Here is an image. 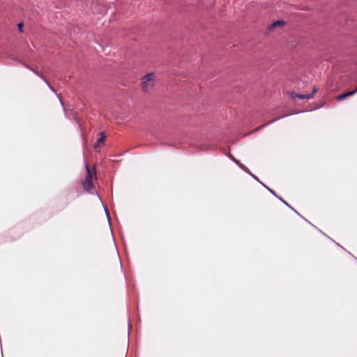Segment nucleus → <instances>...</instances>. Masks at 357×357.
I'll list each match as a JSON object with an SVG mask.
<instances>
[{
    "label": "nucleus",
    "instance_id": "obj_1",
    "mask_svg": "<svg viewBox=\"0 0 357 357\" xmlns=\"http://www.w3.org/2000/svg\"><path fill=\"white\" fill-rule=\"evenodd\" d=\"M86 175L85 176L84 180L82 181V186L86 191L89 192L91 189L93 188L92 178L93 176V173L91 172L88 165L86 166Z\"/></svg>",
    "mask_w": 357,
    "mask_h": 357
},
{
    "label": "nucleus",
    "instance_id": "obj_2",
    "mask_svg": "<svg viewBox=\"0 0 357 357\" xmlns=\"http://www.w3.org/2000/svg\"><path fill=\"white\" fill-rule=\"evenodd\" d=\"M155 77L153 73H149L143 77L142 87L144 91H147L153 85Z\"/></svg>",
    "mask_w": 357,
    "mask_h": 357
},
{
    "label": "nucleus",
    "instance_id": "obj_3",
    "mask_svg": "<svg viewBox=\"0 0 357 357\" xmlns=\"http://www.w3.org/2000/svg\"><path fill=\"white\" fill-rule=\"evenodd\" d=\"M317 91V89L314 87L313 89L312 93L310 94H298L296 93L295 92H291L290 95L292 99H294L296 98H298L300 99H310L312 98L314 93H315Z\"/></svg>",
    "mask_w": 357,
    "mask_h": 357
},
{
    "label": "nucleus",
    "instance_id": "obj_4",
    "mask_svg": "<svg viewBox=\"0 0 357 357\" xmlns=\"http://www.w3.org/2000/svg\"><path fill=\"white\" fill-rule=\"evenodd\" d=\"M356 92H357V86H356V88L354 91H348L347 93L340 94L337 97V100H342L345 99L346 98L355 94Z\"/></svg>",
    "mask_w": 357,
    "mask_h": 357
},
{
    "label": "nucleus",
    "instance_id": "obj_5",
    "mask_svg": "<svg viewBox=\"0 0 357 357\" xmlns=\"http://www.w3.org/2000/svg\"><path fill=\"white\" fill-rule=\"evenodd\" d=\"M106 139V135L104 134V132H100L99 134V138L98 139L97 142L94 144V148L96 149L100 146H102Z\"/></svg>",
    "mask_w": 357,
    "mask_h": 357
},
{
    "label": "nucleus",
    "instance_id": "obj_6",
    "mask_svg": "<svg viewBox=\"0 0 357 357\" xmlns=\"http://www.w3.org/2000/svg\"><path fill=\"white\" fill-rule=\"evenodd\" d=\"M233 160L241 168L243 169L244 171H245L246 172H248V173H250L249 169L245 167L243 164L240 163L239 161L236 160L235 158H233Z\"/></svg>",
    "mask_w": 357,
    "mask_h": 357
},
{
    "label": "nucleus",
    "instance_id": "obj_7",
    "mask_svg": "<svg viewBox=\"0 0 357 357\" xmlns=\"http://www.w3.org/2000/svg\"><path fill=\"white\" fill-rule=\"evenodd\" d=\"M283 24H271L269 26V27H268V30H269L270 31H272L275 27H276L277 26H282V25H283Z\"/></svg>",
    "mask_w": 357,
    "mask_h": 357
},
{
    "label": "nucleus",
    "instance_id": "obj_8",
    "mask_svg": "<svg viewBox=\"0 0 357 357\" xmlns=\"http://www.w3.org/2000/svg\"><path fill=\"white\" fill-rule=\"evenodd\" d=\"M23 26H24V24H17L18 30L20 32H22Z\"/></svg>",
    "mask_w": 357,
    "mask_h": 357
},
{
    "label": "nucleus",
    "instance_id": "obj_9",
    "mask_svg": "<svg viewBox=\"0 0 357 357\" xmlns=\"http://www.w3.org/2000/svg\"><path fill=\"white\" fill-rule=\"evenodd\" d=\"M280 118V117H278V118H276V119H273L272 121H271L270 122L267 123L266 124H268V123H273V122H274L275 121H276V120L279 119Z\"/></svg>",
    "mask_w": 357,
    "mask_h": 357
},
{
    "label": "nucleus",
    "instance_id": "obj_10",
    "mask_svg": "<svg viewBox=\"0 0 357 357\" xmlns=\"http://www.w3.org/2000/svg\"><path fill=\"white\" fill-rule=\"evenodd\" d=\"M273 22H278V23H280V22H284V21L281 20H275Z\"/></svg>",
    "mask_w": 357,
    "mask_h": 357
}]
</instances>
